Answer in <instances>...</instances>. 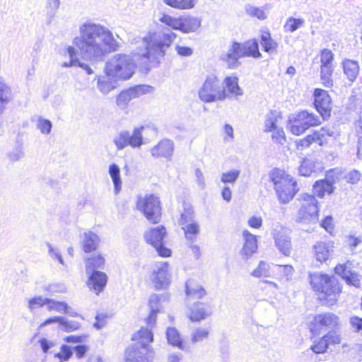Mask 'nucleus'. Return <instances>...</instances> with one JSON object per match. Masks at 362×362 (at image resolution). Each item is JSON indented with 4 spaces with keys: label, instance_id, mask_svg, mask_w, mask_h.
<instances>
[{
    "label": "nucleus",
    "instance_id": "9b49d317",
    "mask_svg": "<svg viewBox=\"0 0 362 362\" xmlns=\"http://www.w3.org/2000/svg\"><path fill=\"white\" fill-rule=\"evenodd\" d=\"M165 234V228L162 226L153 228L145 234L147 243L156 250L160 256L163 257L171 255V250L163 245V238Z\"/></svg>",
    "mask_w": 362,
    "mask_h": 362
},
{
    "label": "nucleus",
    "instance_id": "4468645a",
    "mask_svg": "<svg viewBox=\"0 0 362 362\" xmlns=\"http://www.w3.org/2000/svg\"><path fill=\"white\" fill-rule=\"evenodd\" d=\"M334 131L329 127H325L320 130L315 132L313 134L308 135L305 138L300 139L297 144L303 148L310 147L313 144L318 146H322L327 142V138L334 136Z\"/></svg>",
    "mask_w": 362,
    "mask_h": 362
},
{
    "label": "nucleus",
    "instance_id": "a878e982",
    "mask_svg": "<svg viewBox=\"0 0 362 362\" xmlns=\"http://www.w3.org/2000/svg\"><path fill=\"white\" fill-rule=\"evenodd\" d=\"M315 327L325 329H334L339 324V317L332 313L317 315L315 318Z\"/></svg>",
    "mask_w": 362,
    "mask_h": 362
},
{
    "label": "nucleus",
    "instance_id": "e2e57ef3",
    "mask_svg": "<svg viewBox=\"0 0 362 362\" xmlns=\"http://www.w3.org/2000/svg\"><path fill=\"white\" fill-rule=\"evenodd\" d=\"M271 132L272 133V139L274 142L280 144H284V142L286 141V136L284 129L282 127H279V128L273 130Z\"/></svg>",
    "mask_w": 362,
    "mask_h": 362
},
{
    "label": "nucleus",
    "instance_id": "20e7f679",
    "mask_svg": "<svg viewBox=\"0 0 362 362\" xmlns=\"http://www.w3.org/2000/svg\"><path fill=\"white\" fill-rule=\"evenodd\" d=\"M136 64L132 56L126 54H117L106 63V74L112 78L127 80L134 73Z\"/></svg>",
    "mask_w": 362,
    "mask_h": 362
},
{
    "label": "nucleus",
    "instance_id": "ddd939ff",
    "mask_svg": "<svg viewBox=\"0 0 362 362\" xmlns=\"http://www.w3.org/2000/svg\"><path fill=\"white\" fill-rule=\"evenodd\" d=\"M170 278L169 264L167 262H159L155 264L151 272V279L156 289L167 288L170 284Z\"/></svg>",
    "mask_w": 362,
    "mask_h": 362
},
{
    "label": "nucleus",
    "instance_id": "5701e85b",
    "mask_svg": "<svg viewBox=\"0 0 362 362\" xmlns=\"http://www.w3.org/2000/svg\"><path fill=\"white\" fill-rule=\"evenodd\" d=\"M168 299L167 294L157 295L152 294L149 298L148 305L151 309V313L146 320L148 326L152 327L156 320V314L159 313L162 308L161 302Z\"/></svg>",
    "mask_w": 362,
    "mask_h": 362
},
{
    "label": "nucleus",
    "instance_id": "49530a36",
    "mask_svg": "<svg viewBox=\"0 0 362 362\" xmlns=\"http://www.w3.org/2000/svg\"><path fill=\"white\" fill-rule=\"evenodd\" d=\"M194 211L189 204H184V211L181 213L179 224L182 226L194 221Z\"/></svg>",
    "mask_w": 362,
    "mask_h": 362
},
{
    "label": "nucleus",
    "instance_id": "423d86ee",
    "mask_svg": "<svg viewBox=\"0 0 362 362\" xmlns=\"http://www.w3.org/2000/svg\"><path fill=\"white\" fill-rule=\"evenodd\" d=\"M301 207L298 211L297 221L303 224L316 223L318 221L317 201L315 196L308 193L300 194Z\"/></svg>",
    "mask_w": 362,
    "mask_h": 362
},
{
    "label": "nucleus",
    "instance_id": "de8ad7c7",
    "mask_svg": "<svg viewBox=\"0 0 362 362\" xmlns=\"http://www.w3.org/2000/svg\"><path fill=\"white\" fill-rule=\"evenodd\" d=\"M60 6V0H47V23L49 24L54 18Z\"/></svg>",
    "mask_w": 362,
    "mask_h": 362
},
{
    "label": "nucleus",
    "instance_id": "c03bdc74",
    "mask_svg": "<svg viewBox=\"0 0 362 362\" xmlns=\"http://www.w3.org/2000/svg\"><path fill=\"white\" fill-rule=\"evenodd\" d=\"M280 117L278 116L276 112H270L266 117L264 122V132H271L273 130L279 128L278 121Z\"/></svg>",
    "mask_w": 362,
    "mask_h": 362
},
{
    "label": "nucleus",
    "instance_id": "13d9d810",
    "mask_svg": "<svg viewBox=\"0 0 362 362\" xmlns=\"http://www.w3.org/2000/svg\"><path fill=\"white\" fill-rule=\"evenodd\" d=\"M48 298L42 296H36L29 300L28 308L30 310H34L42 307L47 303Z\"/></svg>",
    "mask_w": 362,
    "mask_h": 362
},
{
    "label": "nucleus",
    "instance_id": "2eb2a0df",
    "mask_svg": "<svg viewBox=\"0 0 362 362\" xmlns=\"http://www.w3.org/2000/svg\"><path fill=\"white\" fill-rule=\"evenodd\" d=\"M150 88L149 86L139 85L122 91L117 97V105L121 110L126 109L131 100L148 93Z\"/></svg>",
    "mask_w": 362,
    "mask_h": 362
},
{
    "label": "nucleus",
    "instance_id": "9d476101",
    "mask_svg": "<svg viewBox=\"0 0 362 362\" xmlns=\"http://www.w3.org/2000/svg\"><path fill=\"white\" fill-rule=\"evenodd\" d=\"M321 122L322 119L320 116L306 110L301 111L296 115L291 123V132L295 135H300L310 127L319 125Z\"/></svg>",
    "mask_w": 362,
    "mask_h": 362
},
{
    "label": "nucleus",
    "instance_id": "dca6fc26",
    "mask_svg": "<svg viewBox=\"0 0 362 362\" xmlns=\"http://www.w3.org/2000/svg\"><path fill=\"white\" fill-rule=\"evenodd\" d=\"M272 234L274 239L275 245L279 252L285 256H289L291 252V242L289 230L280 226L273 229Z\"/></svg>",
    "mask_w": 362,
    "mask_h": 362
},
{
    "label": "nucleus",
    "instance_id": "2f4dec72",
    "mask_svg": "<svg viewBox=\"0 0 362 362\" xmlns=\"http://www.w3.org/2000/svg\"><path fill=\"white\" fill-rule=\"evenodd\" d=\"M185 289L187 297L194 299H201L206 294L204 288L193 280H188L186 282Z\"/></svg>",
    "mask_w": 362,
    "mask_h": 362
},
{
    "label": "nucleus",
    "instance_id": "39448f33",
    "mask_svg": "<svg viewBox=\"0 0 362 362\" xmlns=\"http://www.w3.org/2000/svg\"><path fill=\"white\" fill-rule=\"evenodd\" d=\"M198 95L204 103L222 101L228 97L225 89H221L218 78L213 74L207 75L198 91Z\"/></svg>",
    "mask_w": 362,
    "mask_h": 362
},
{
    "label": "nucleus",
    "instance_id": "0e129e2a",
    "mask_svg": "<svg viewBox=\"0 0 362 362\" xmlns=\"http://www.w3.org/2000/svg\"><path fill=\"white\" fill-rule=\"evenodd\" d=\"M46 245L48 248V254L49 257L53 259H57L61 264L64 265V260L59 250L57 248L53 247L49 243H46Z\"/></svg>",
    "mask_w": 362,
    "mask_h": 362
},
{
    "label": "nucleus",
    "instance_id": "f03ea898",
    "mask_svg": "<svg viewBox=\"0 0 362 362\" xmlns=\"http://www.w3.org/2000/svg\"><path fill=\"white\" fill-rule=\"evenodd\" d=\"M176 34L169 29L149 33L139 38L135 43H140L136 54L148 59L151 62H159L164 57L168 48L176 37Z\"/></svg>",
    "mask_w": 362,
    "mask_h": 362
},
{
    "label": "nucleus",
    "instance_id": "bf43d9fd",
    "mask_svg": "<svg viewBox=\"0 0 362 362\" xmlns=\"http://www.w3.org/2000/svg\"><path fill=\"white\" fill-rule=\"evenodd\" d=\"M7 157L13 163L20 160L24 157L23 148L20 146H16L7 153Z\"/></svg>",
    "mask_w": 362,
    "mask_h": 362
},
{
    "label": "nucleus",
    "instance_id": "a211bd4d",
    "mask_svg": "<svg viewBox=\"0 0 362 362\" xmlns=\"http://www.w3.org/2000/svg\"><path fill=\"white\" fill-rule=\"evenodd\" d=\"M315 106L321 115L322 120L330 116L331 98L327 91L322 89H316L315 91Z\"/></svg>",
    "mask_w": 362,
    "mask_h": 362
},
{
    "label": "nucleus",
    "instance_id": "f257e3e1",
    "mask_svg": "<svg viewBox=\"0 0 362 362\" xmlns=\"http://www.w3.org/2000/svg\"><path fill=\"white\" fill-rule=\"evenodd\" d=\"M78 30L79 36L73 41L74 47L67 48L71 61L69 64L64 62V67L73 65L77 60V54L84 59L100 62L107 53L117 47L112 32L101 24L86 22L79 26Z\"/></svg>",
    "mask_w": 362,
    "mask_h": 362
},
{
    "label": "nucleus",
    "instance_id": "603ef678",
    "mask_svg": "<svg viewBox=\"0 0 362 362\" xmlns=\"http://www.w3.org/2000/svg\"><path fill=\"white\" fill-rule=\"evenodd\" d=\"M182 229L185 231L187 239L191 240H194L199 233V226L195 221L182 226Z\"/></svg>",
    "mask_w": 362,
    "mask_h": 362
},
{
    "label": "nucleus",
    "instance_id": "f704fd0d",
    "mask_svg": "<svg viewBox=\"0 0 362 362\" xmlns=\"http://www.w3.org/2000/svg\"><path fill=\"white\" fill-rule=\"evenodd\" d=\"M110 77L106 74V76L98 78L97 87L104 95L109 93L117 87V82L110 78Z\"/></svg>",
    "mask_w": 362,
    "mask_h": 362
},
{
    "label": "nucleus",
    "instance_id": "f8f14e48",
    "mask_svg": "<svg viewBox=\"0 0 362 362\" xmlns=\"http://www.w3.org/2000/svg\"><path fill=\"white\" fill-rule=\"evenodd\" d=\"M154 351L150 346L132 344L129 346L125 353L126 362H152Z\"/></svg>",
    "mask_w": 362,
    "mask_h": 362
},
{
    "label": "nucleus",
    "instance_id": "7ed1b4c3",
    "mask_svg": "<svg viewBox=\"0 0 362 362\" xmlns=\"http://www.w3.org/2000/svg\"><path fill=\"white\" fill-rule=\"evenodd\" d=\"M269 178L274 185L277 198L281 204H288L299 191L297 181L281 170H273Z\"/></svg>",
    "mask_w": 362,
    "mask_h": 362
},
{
    "label": "nucleus",
    "instance_id": "3c124183",
    "mask_svg": "<svg viewBox=\"0 0 362 362\" xmlns=\"http://www.w3.org/2000/svg\"><path fill=\"white\" fill-rule=\"evenodd\" d=\"M305 23L303 18H296L290 17L286 20V22L284 26V30L286 32L293 33L298 28L302 27Z\"/></svg>",
    "mask_w": 362,
    "mask_h": 362
},
{
    "label": "nucleus",
    "instance_id": "aec40b11",
    "mask_svg": "<svg viewBox=\"0 0 362 362\" xmlns=\"http://www.w3.org/2000/svg\"><path fill=\"white\" fill-rule=\"evenodd\" d=\"M244 243L240 251L243 259L247 260L256 252L257 250V240L255 235L245 230L243 232Z\"/></svg>",
    "mask_w": 362,
    "mask_h": 362
},
{
    "label": "nucleus",
    "instance_id": "c9c22d12",
    "mask_svg": "<svg viewBox=\"0 0 362 362\" xmlns=\"http://www.w3.org/2000/svg\"><path fill=\"white\" fill-rule=\"evenodd\" d=\"M309 279L313 289L318 292L326 284L327 281L329 279V275L320 272H313L310 274Z\"/></svg>",
    "mask_w": 362,
    "mask_h": 362
},
{
    "label": "nucleus",
    "instance_id": "69168bd1",
    "mask_svg": "<svg viewBox=\"0 0 362 362\" xmlns=\"http://www.w3.org/2000/svg\"><path fill=\"white\" fill-rule=\"evenodd\" d=\"M276 267L279 269V272L282 274L284 277L286 281H289L292 278V275L293 273V268L291 265H276Z\"/></svg>",
    "mask_w": 362,
    "mask_h": 362
},
{
    "label": "nucleus",
    "instance_id": "1a4fd4ad",
    "mask_svg": "<svg viewBox=\"0 0 362 362\" xmlns=\"http://www.w3.org/2000/svg\"><path fill=\"white\" fill-rule=\"evenodd\" d=\"M144 127L134 128L132 132L127 130L121 131L115 137L113 142L117 150H123L127 146L132 148H139L144 144L143 131Z\"/></svg>",
    "mask_w": 362,
    "mask_h": 362
},
{
    "label": "nucleus",
    "instance_id": "72a5a7b5",
    "mask_svg": "<svg viewBox=\"0 0 362 362\" xmlns=\"http://www.w3.org/2000/svg\"><path fill=\"white\" fill-rule=\"evenodd\" d=\"M100 242L99 237L91 231L83 233V248L85 252L95 250Z\"/></svg>",
    "mask_w": 362,
    "mask_h": 362
},
{
    "label": "nucleus",
    "instance_id": "ea45409f",
    "mask_svg": "<svg viewBox=\"0 0 362 362\" xmlns=\"http://www.w3.org/2000/svg\"><path fill=\"white\" fill-rule=\"evenodd\" d=\"M334 67L332 65L320 66V79L322 84L326 87H331L333 85L332 76Z\"/></svg>",
    "mask_w": 362,
    "mask_h": 362
},
{
    "label": "nucleus",
    "instance_id": "4be33fe9",
    "mask_svg": "<svg viewBox=\"0 0 362 362\" xmlns=\"http://www.w3.org/2000/svg\"><path fill=\"white\" fill-rule=\"evenodd\" d=\"M314 257L317 261L324 262L327 261L334 252V243L332 241L317 242L313 246Z\"/></svg>",
    "mask_w": 362,
    "mask_h": 362
},
{
    "label": "nucleus",
    "instance_id": "c756f323",
    "mask_svg": "<svg viewBox=\"0 0 362 362\" xmlns=\"http://www.w3.org/2000/svg\"><path fill=\"white\" fill-rule=\"evenodd\" d=\"M335 272L340 275L347 284L358 287L360 279L358 275L349 269L345 265L339 264L335 267Z\"/></svg>",
    "mask_w": 362,
    "mask_h": 362
},
{
    "label": "nucleus",
    "instance_id": "b1692460",
    "mask_svg": "<svg viewBox=\"0 0 362 362\" xmlns=\"http://www.w3.org/2000/svg\"><path fill=\"white\" fill-rule=\"evenodd\" d=\"M322 169V164L321 162L315 158L310 157L303 159L298 168V172L301 176L308 177L313 173L320 171Z\"/></svg>",
    "mask_w": 362,
    "mask_h": 362
},
{
    "label": "nucleus",
    "instance_id": "37998d69",
    "mask_svg": "<svg viewBox=\"0 0 362 362\" xmlns=\"http://www.w3.org/2000/svg\"><path fill=\"white\" fill-rule=\"evenodd\" d=\"M166 337L169 344L183 349L182 339L175 328L168 327L166 330Z\"/></svg>",
    "mask_w": 362,
    "mask_h": 362
},
{
    "label": "nucleus",
    "instance_id": "79ce46f5",
    "mask_svg": "<svg viewBox=\"0 0 362 362\" xmlns=\"http://www.w3.org/2000/svg\"><path fill=\"white\" fill-rule=\"evenodd\" d=\"M105 264V259L100 255H95L88 258L86 262V273L90 274L91 272L98 269H103Z\"/></svg>",
    "mask_w": 362,
    "mask_h": 362
},
{
    "label": "nucleus",
    "instance_id": "052dcab7",
    "mask_svg": "<svg viewBox=\"0 0 362 362\" xmlns=\"http://www.w3.org/2000/svg\"><path fill=\"white\" fill-rule=\"evenodd\" d=\"M334 60L333 52L328 49H323L320 52V63L321 65H332Z\"/></svg>",
    "mask_w": 362,
    "mask_h": 362
},
{
    "label": "nucleus",
    "instance_id": "c85d7f7f",
    "mask_svg": "<svg viewBox=\"0 0 362 362\" xmlns=\"http://www.w3.org/2000/svg\"><path fill=\"white\" fill-rule=\"evenodd\" d=\"M343 72L347 79L354 82L359 74V65L357 61L346 59L341 62Z\"/></svg>",
    "mask_w": 362,
    "mask_h": 362
},
{
    "label": "nucleus",
    "instance_id": "338daca9",
    "mask_svg": "<svg viewBox=\"0 0 362 362\" xmlns=\"http://www.w3.org/2000/svg\"><path fill=\"white\" fill-rule=\"evenodd\" d=\"M72 355V350L68 345L64 344L61 346V351L55 354L59 358L67 361Z\"/></svg>",
    "mask_w": 362,
    "mask_h": 362
},
{
    "label": "nucleus",
    "instance_id": "774afa93",
    "mask_svg": "<svg viewBox=\"0 0 362 362\" xmlns=\"http://www.w3.org/2000/svg\"><path fill=\"white\" fill-rule=\"evenodd\" d=\"M350 324L356 332L362 333V318L354 316L350 318Z\"/></svg>",
    "mask_w": 362,
    "mask_h": 362
},
{
    "label": "nucleus",
    "instance_id": "393cba45",
    "mask_svg": "<svg viewBox=\"0 0 362 362\" xmlns=\"http://www.w3.org/2000/svg\"><path fill=\"white\" fill-rule=\"evenodd\" d=\"M89 275L88 286L90 290L95 291L97 293L102 291L106 285L107 275L100 271H93Z\"/></svg>",
    "mask_w": 362,
    "mask_h": 362
},
{
    "label": "nucleus",
    "instance_id": "412c9836",
    "mask_svg": "<svg viewBox=\"0 0 362 362\" xmlns=\"http://www.w3.org/2000/svg\"><path fill=\"white\" fill-rule=\"evenodd\" d=\"M318 292L323 294L330 304H332L337 300L341 292L340 286L335 277L329 276L326 284Z\"/></svg>",
    "mask_w": 362,
    "mask_h": 362
},
{
    "label": "nucleus",
    "instance_id": "bb28decb",
    "mask_svg": "<svg viewBox=\"0 0 362 362\" xmlns=\"http://www.w3.org/2000/svg\"><path fill=\"white\" fill-rule=\"evenodd\" d=\"M211 315L204 303L197 302L194 303L189 308L188 317L192 322H199L204 320L207 316Z\"/></svg>",
    "mask_w": 362,
    "mask_h": 362
},
{
    "label": "nucleus",
    "instance_id": "864d4df0",
    "mask_svg": "<svg viewBox=\"0 0 362 362\" xmlns=\"http://www.w3.org/2000/svg\"><path fill=\"white\" fill-rule=\"evenodd\" d=\"M80 326L81 324L78 322L76 320H69L62 317L59 327L64 332H71L78 329Z\"/></svg>",
    "mask_w": 362,
    "mask_h": 362
},
{
    "label": "nucleus",
    "instance_id": "a19ab883",
    "mask_svg": "<svg viewBox=\"0 0 362 362\" xmlns=\"http://www.w3.org/2000/svg\"><path fill=\"white\" fill-rule=\"evenodd\" d=\"M108 172L112 180L115 193L117 194L120 191L122 187L120 169L117 164L112 163L110 165Z\"/></svg>",
    "mask_w": 362,
    "mask_h": 362
},
{
    "label": "nucleus",
    "instance_id": "7c9ffc66",
    "mask_svg": "<svg viewBox=\"0 0 362 362\" xmlns=\"http://www.w3.org/2000/svg\"><path fill=\"white\" fill-rule=\"evenodd\" d=\"M334 189L332 182L327 179L317 180L313 185V192L320 198H323L326 194H331Z\"/></svg>",
    "mask_w": 362,
    "mask_h": 362
},
{
    "label": "nucleus",
    "instance_id": "473e14b6",
    "mask_svg": "<svg viewBox=\"0 0 362 362\" xmlns=\"http://www.w3.org/2000/svg\"><path fill=\"white\" fill-rule=\"evenodd\" d=\"M243 57H252L259 58L261 53L259 51L258 42L255 39L250 40L243 44L240 43Z\"/></svg>",
    "mask_w": 362,
    "mask_h": 362
},
{
    "label": "nucleus",
    "instance_id": "6e6552de",
    "mask_svg": "<svg viewBox=\"0 0 362 362\" xmlns=\"http://www.w3.org/2000/svg\"><path fill=\"white\" fill-rule=\"evenodd\" d=\"M137 209L143 212L146 218L153 223H158L161 216L160 201L154 195H146L139 197L137 201Z\"/></svg>",
    "mask_w": 362,
    "mask_h": 362
},
{
    "label": "nucleus",
    "instance_id": "a18cd8bd",
    "mask_svg": "<svg viewBox=\"0 0 362 362\" xmlns=\"http://www.w3.org/2000/svg\"><path fill=\"white\" fill-rule=\"evenodd\" d=\"M261 45L266 52H273L277 47V43L272 39L270 33L268 32L262 33Z\"/></svg>",
    "mask_w": 362,
    "mask_h": 362
},
{
    "label": "nucleus",
    "instance_id": "cd10ccee",
    "mask_svg": "<svg viewBox=\"0 0 362 362\" xmlns=\"http://www.w3.org/2000/svg\"><path fill=\"white\" fill-rule=\"evenodd\" d=\"M222 89H225L229 98L230 96L238 97L243 95V91L238 85V78L236 76H227L225 78Z\"/></svg>",
    "mask_w": 362,
    "mask_h": 362
},
{
    "label": "nucleus",
    "instance_id": "5fc2aeb1",
    "mask_svg": "<svg viewBox=\"0 0 362 362\" xmlns=\"http://www.w3.org/2000/svg\"><path fill=\"white\" fill-rule=\"evenodd\" d=\"M329 344L326 341L325 336H323L319 340L315 341L311 346V350L315 354H323L327 351Z\"/></svg>",
    "mask_w": 362,
    "mask_h": 362
},
{
    "label": "nucleus",
    "instance_id": "4d7b16f0",
    "mask_svg": "<svg viewBox=\"0 0 362 362\" xmlns=\"http://www.w3.org/2000/svg\"><path fill=\"white\" fill-rule=\"evenodd\" d=\"M245 9L247 13L250 16L256 17L259 20H264L267 18L265 12L260 8L248 5Z\"/></svg>",
    "mask_w": 362,
    "mask_h": 362
},
{
    "label": "nucleus",
    "instance_id": "0eeeda50",
    "mask_svg": "<svg viewBox=\"0 0 362 362\" xmlns=\"http://www.w3.org/2000/svg\"><path fill=\"white\" fill-rule=\"evenodd\" d=\"M159 21L173 30H180L184 33L196 32L201 26V20L193 16L173 18L166 14H162Z\"/></svg>",
    "mask_w": 362,
    "mask_h": 362
},
{
    "label": "nucleus",
    "instance_id": "680f3d73",
    "mask_svg": "<svg viewBox=\"0 0 362 362\" xmlns=\"http://www.w3.org/2000/svg\"><path fill=\"white\" fill-rule=\"evenodd\" d=\"M66 307V303L64 302L57 301L50 298L47 300V308L48 310H56L59 313H63Z\"/></svg>",
    "mask_w": 362,
    "mask_h": 362
},
{
    "label": "nucleus",
    "instance_id": "e433bc0d",
    "mask_svg": "<svg viewBox=\"0 0 362 362\" xmlns=\"http://www.w3.org/2000/svg\"><path fill=\"white\" fill-rule=\"evenodd\" d=\"M133 340H138L134 344H141L142 346H149V343L153 341V337L151 330L148 328H141V329L134 334Z\"/></svg>",
    "mask_w": 362,
    "mask_h": 362
},
{
    "label": "nucleus",
    "instance_id": "58836bf2",
    "mask_svg": "<svg viewBox=\"0 0 362 362\" xmlns=\"http://www.w3.org/2000/svg\"><path fill=\"white\" fill-rule=\"evenodd\" d=\"M272 272L270 265L265 261H260L257 267L251 272V276L255 278L271 277Z\"/></svg>",
    "mask_w": 362,
    "mask_h": 362
},
{
    "label": "nucleus",
    "instance_id": "09e8293b",
    "mask_svg": "<svg viewBox=\"0 0 362 362\" xmlns=\"http://www.w3.org/2000/svg\"><path fill=\"white\" fill-rule=\"evenodd\" d=\"M209 335V328L197 327L191 333V341L193 344H196L206 339Z\"/></svg>",
    "mask_w": 362,
    "mask_h": 362
},
{
    "label": "nucleus",
    "instance_id": "6ab92c4d",
    "mask_svg": "<svg viewBox=\"0 0 362 362\" xmlns=\"http://www.w3.org/2000/svg\"><path fill=\"white\" fill-rule=\"evenodd\" d=\"M150 151L151 156L156 158H164L170 160L174 151V143L168 139H162Z\"/></svg>",
    "mask_w": 362,
    "mask_h": 362
},
{
    "label": "nucleus",
    "instance_id": "8fccbe9b",
    "mask_svg": "<svg viewBox=\"0 0 362 362\" xmlns=\"http://www.w3.org/2000/svg\"><path fill=\"white\" fill-rule=\"evenodd\" d=\"M240 174V170L238 169H232L228 171L224 172L221 175V181L224 184L233 185L238 179Z\"/></svg>",
    "mask_w": 362,
    "mask_h": 362
},
{
    "label": "nucleus",
    "instance_id": "6e6d98bb",
    "mask_svg": "<svg viewBox=\"0 0 362 362\" xmlns=\"http://www.w3.org/2000/svg\"><path fill=\"white\" fill-rule=\"evenodd\" d=\"M37 127L43 134H49L52 127V122L47 119L40 117L37 119Z\"/></svg>",
    "mask_w": 362,
    "mask_h": 362
},
{
    "label": "nucleus",
    "instance_id": "f3484780",
    "mask_svg": "<svg viewBox=\"0 0 362 362\" xmlns=\"http://www.w3.org/2000/svg\"><path fill=\"white\" fill-rule=\"evenodd\" d=\"M243 57L240 43L233 42L226 52H222L220 55V60L223 62L228 68L236 69L240 62L239 59Z\"/></svg>",
    "mask_w": 362,
    "mask_h": 362
},
{
    "label": "nucleus",
    "instance_id": "4c0bfd02",
    "mask_svg": "<svg viewBox=\"0 0 362 362\" xmlns=\"http://www.w3.org/2000/svg\"><path fill=\"white\" fill-rule=\"evenodd\" d=\"M12 98L11 88L4 82L0 81V115L3 113L6 105Z\"/></svg>",
    "mask_w": 362,
    "mask_h": 362
}]
</instances>
